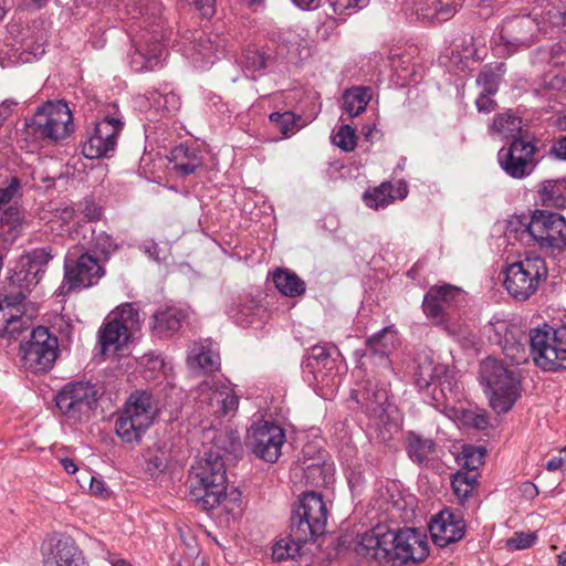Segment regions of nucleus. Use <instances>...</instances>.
I'll return each mask as SVG.
<instances>
[{
    "instance_id": "obj_51",
    "label": "nucleus",
    "mask_w": 566,
    "mask_h": 566,
    "mask_svg": "<svg viewBox=\"0 0 566 566\" xmlns=\"http://www.w3.org/2000/svg\"><path fill=\"white\" fill-rule=\"evenodd\" d=\"M395 67V73L397 74L398 80H401V82L397 81V86H405L407 83V80L410 75V67L409 63H406L405 61H401V59H395L391 56V70Z\"/></svg>"
},
{
    "instance_id": "obj_63",
    "label": "nucleus",
    "mask_w": 566,
    "mask_h": 566,
    "mask_svg": "<svg viewBox=\"0 0 566 566\" xmlns=\"http://www.w3.org/2000/svg\"><path fill=\"white\" fill-rule=\"evenodd\" d=\"M56 213L59 214V218L63 222H69L74 217V209L71 207H64V208L57 209Z\"/></svg>"
},
{
    "instance_id": "obj_52",
    "label": "nucleus",
    "mask_w": 566,
    "mask_h": 566,
    "mask_svg": "<svg viewBox=\"0 0 566 566\" xmlns=\"http://www.w3.org/2000/svg\"><path fill=\"white\" fill-rule=\"evenodd\" d=\"M197 48H198L199 54H201L202 57L207 62H211L212 63L211 57L213 55H216V53H217V51L219 49V44H216L210 38H207V39L200 38L198 43H197Z\"/></svg>"
},
{
    "instance_id": "obj_26",
    "label": "nucleus",
    "mask_w": 566,
    "mask_h": 566,
    "mask_svg": "<svg viewBox=\"0 0 566 566\" xmlns=\"http://www.w3.org/2000/svg\"><path fill=\"white\" fill-rule=\"evenodd\" d=\"M81 553L71 537H62L54 544L46 566H81Z\"/></svg>"
},
{
    "instance_id": "obj_35",
    "label": "nucleus",
    "mask_w": 566,
    "mask_h": 566,
    "mask_svg": "<svg viewBox=\"0 0 566 566\" xmlns=\"http://www.w3.org/2000/svg\"><path fill=\"white\" fill-rule=\"evenodd\" d=\"M491 132L504 138H517L522 129V119L511 113L499 114L491 126Z\"/></svg>"
},
{
    "instance_id": "obj_12",
    "label": "nucleus",
    "mask_w": 566,
    "mask_h": 566,
    "mask_svg": "<svg viewBox=\"0 0 566 566\" xmlns=\"http://www.w3.org/2000/svg\"><path fill=\"white\" fill-rule=\"evenodd\" d=\"M22 360L27 369L45 371L53 366L57 355V338L42 326L34 328L30 340L21 345Z\"/></svg>"
},
{
    "instance_id": "obj_28",
    "label": "nucleus",
    "mask_w": 566,
    "mask_h": 566,
    "mask_svg": "<svg viewBox=\"0 0 566 566\" xmlns=\"http://www.w3.org/2000/svg\"><path fill=\"white\" fill-rule=\"evenodd\" d=\"M51 259V253L45 249H36L22 255L19 263L22 271L25 272L24 280L29 283H39L44 273V266Z\"/></svg>"
},
{
    "instance_id": "obj_23",
    "label": "nucleus",
    "mask_w": 566,
    "mask_h": 566,
    "mask_svg": "<svg viewBox=\"0 0 566 566\" xmlns=\"http://www.w3.org/2000/svg\"><path fill=\"white\" fill-rule=\"evenodd\" d=\"M429 531L437 546L447 547L464 536L465 523L462 517L449 510H443L432 517Z\"/></svg>"
},
{
    "instance_id": "obj_10",
    "label": "nucleus",
    "mask_w": 566,
    "mask_h": 566,
    "mask_svg": "<svg viewBox=\"0 0 566 566\" xmlns=\"http://www.w3.org/2000/svg\"><path fill=\"white\" fill-rule=\"evenodd\" d=\"M19 188L20 181L15 177L6 187H0V247L3 249L20 237L25 224L24 212L12 202Z\"/></svg>"
},
{
    "instance_id": "obj_61",
    "label": "nucleus",
    "mask_w": 566,
    "mask_h": 566,
    "mask_svg": "<svg viewBox=\"0 0 566 566\" xmlns=\"http://www.w3.org/2000/svg\"><path fill=\"white\" fill-rule=\"evenodd\" d=\"M552 154H554L557 158L566 159V136L557 140L552 146Z\"/></svg>"
},
{
    "instance_id": "obj_13",
    "label": "nucleus",
    "mask_w": 566,
    "mask_h": 566,
    "mask_svg": "<svg viewBox=\"0 0 566 566\" xmlns=\"http://www.w3.org/2000/svg\"><path fill=\"white\" fill-rule=\"evenodd\" d=\"M428 555L429 543L424 532L405 527L395 533L391 539V566L418 564Z\"/></svg>"
},
{
    "instance_id": "obj_41",
    "label": "nucleus",
    "mask_w": 566,
    "mask_h": 566,
    "mask_svg": "<svg viewBox=\"0 0 566 566\" xmlns=\"http://www.w3.org/2000/svg\"><path fill=\"white\" fill-rule=\"evenodd\" d=\"M415 516V497L407 495L391 503V520L398 517L402 521L411 520Z\"/></svg>"
},
{
    "instance_id": "obj_49",
    "label": "nucleus",
    "mask_w": 566,
    "mask_h": 566,
    "mask_svg": "<svg viewBox=\"0 0 566 566\" xmlns=\"http://www.w3.org/2000/svg\"><path fill=\"white\" fill-rule=\"evenodd\" d=\"M476 82L482 86L481 92L488 94H495L497 92V76L492 71L481 72Z\"/></svg>"
},
{
    "instance_id": "obj_34",
    "label": "nucleus",
    "mask_w": 566,
    "mask_h": 566,
    "mask_svg": "<svg viewBox=\"0 0 566 566\" xmlns=\"http://www.w3.org/2000/svg\"><path fill=\"white\" fill-rule=\"evenodd\" d=\"M187 363L192 370L201 369L206 373L218 370L220 365L218 354L205 347H201L197 353L192 350Z\"/></svg>"
},
{
    "instance_id": "obj_29",
    "label": "nucleus",
    "mask_w": 566,
    "mask_h": 566,
    "mask_svg": "<svg viewBox=\"0 0 566 566\" xmlns=\"http://www.w3.org/2000/svg\"><path fill=\"white\" fill-rule=\"evenodd\" d=\"M163 52L164 46L160 42L147 43L134 53L130 65L136 72L151 71L159 63Z\"/></svg>"
},
{
    "instance_id": "obj_31",
    "label": "nucleus",
    "mask_w": 566,
    "mask_h": 566,
    "mask_svg": "<svg viewBox=\"0 0 566 566\" xmlns=\"http://www.w3.org/2000/svg\"><path fill=\"white\" fill-rule=\"evenodd\" d=\"M371 99V91L368 87L355 86L343 94V109L349 117L361 114Z\"/></svg>"
},
{
    "instance_id": "obj_27",
    "label": "nucleus",
    "mask_w": 566,
    "mask_h": 566,
    "mask_svg": "<svg viewBox=\"0 0 566 566\" xmlns=\"http://www.w3.org/2000/svg\"><path fill=\"white\" fill-rule=\"evenodd\" d=\"M182 319L184 315L178 308H159L153 315L150 328L157 336L168 337L180 328Z\"/></svg>"
},
{
    "instance_id": "obj_59",
    "label": "nucleus",
    "mask_w": 566,
    "mask_h": 566,
    "mask_svg": "<svg viewBox=\"0 0 566 566\" xmlns=\"http://www.w3.org/2000/svg\"><path fill=\"white\" fill-rule=\"evenodd\" d=\"M407 196H408V185L406 181L399 180L395 188L391 187V200L395 198L405 199Z\"/></svg>"
},
{
    "instance_id": "obj_20",
    "label": "nucleus",
    "mask_w": 566,
    "mask_h": 566,
    "mask_svg": "<svg viewBox=\"0 0 566 566\" xmlns=\"http://www.w3.org/2000/svg\"><path fill=\"white\" fill-rule=\"evenodd\" d=\"M388 533L389 525H376L370 531L357 537L354 551L359 556L375 562L379 566H387L389 563Z\"/></svg>"
},
{
    "instance_id": "obj_56",
    "label": "nucleus",
    "mask_w": 566,
    "mask_h": 566,
    "mask_svg": "<svg viewBox=\"0 0 566 566\" xmlns=\"http://www.w3.org/2000/svg\"><path fill=\"white\" fill-rule=\"evenodd\" d=\"M353 0H335L333 2L334 11L338 14H343L344 11L352 7ZM355 6L358 8H364L367 6L368 0H354Z\"/></svg>"
},
{
    "instance_id": "obj_37",
    "label": "nucleus",
    "mask_w": 566,
    "mask_h": 566,
    "mask_svg": "<svg viewBox=\"0 0 566 566\" xmlns=\"http://www.w3.org/2000/svg\"><path fill=\"white\" fill-rule=\"evenodd\" d=\"M389 200V182L384 181L379 186L368 188L363 195V201L368 208H385Z\"/></svg>"
},
{
    "instance_id": "obj_16",
    "label": "nucleus",
    "mask_w": 566,
    "mask_h": 566,
    "mask_svg": "<svg viewBox=\"0 0 566 566\" xmlns=\"http://www.w3.org/2000/svg\"><path fill=\"white\" fill-rule=\"evenodd\" d=\"M199 402L207 407V412L223 417L234 412L239 406V397L226 382L213 378L206 379L199 387Z\"/></svg>"
},
{
    "instance_id": "obj_25",
    "label": "nucleus",
    "mask_w": 566,
    "mask_h": 566,
    "mask_svg": "<svg viewBox=\"0 0 566 566\" xmlns=\"http://www.w3.org/2000/svg\"><path fill=\"white\" fill-rule=\"evenodd\" d=\"M406 451L412 462L427 465L437 455V443L431 438L408 431L406 433Z\"/></svg>"
},
{
    "instance_id": "obj_58",
    "label": "nucleus",
    "mask_w": 566,
    "mask_h": 566,
    "mask_svg": "<svg viewBox=\"0 0 566 566\" xmlns=\"http://www.w3.org/2000/svg\"><path fill=\"white\" fill-rule=\"evenodd\" d=\"M90 491L92 494L105 497L107 495V490L104 486V483L101 480L95 478H91Z\"/></svg>"
},
{
    "instance_id": "obj_8",
    "label": "nucleus",
    "mask_w": 566,
    "mask_h": 566,
    "mask_svg": "<svg viewBox=\"0 0 566 566\" xmlns=\"http://www.w3.org/2000/svg\"><path fill=\"white\" fill-rule=\"evenodd\" d=\"M71 111L65 103H48L34 114L29 129L39 139L57 142L71 134Z\"/></svg>"
},
{
    "instance_id": "obj_17",
    "label": "nucleus",
    "mask_w": 566,
    "mask_h": 566,
    "mask_svg": "<svg viewBox=\"0 0 566 566\" xmlns=\"http://www.w3.org/2000/svg\"><path fill=\"white\" fill-rule=\"evenodd\" d=\"M64 270V282L60 287V294H67L80 287H88L104 274L98 261L87 253H83L76 261L67 258Z\"/></svg>"
},
{
    "instance_id": "obj_43",
    "label": "nucleus",
    "mask_w": 566,
    "mask_h": 566,
    "mask_svg": "<svg viewBox=\"0 0 566 566\" xmlns=\"http://www.w3.org/2000/svg\"><path fill=\"white\" fill-rule=\"evenodd\" d=\"M92 245L95 252H99L106 256L118 248L116 241L104 231L93 232Z\"/></svg>"
},
{
    "instance_id": "obj_62",
    "label": "nucleus",
    "mask_w": 566,
    "mask_h": 566,
    "mask_svg": "<svg viewBox=\"0 0 566 566\" xmlns=\"http://www.w3.org/2000/svg\"><path fill=\"white\" fill-rule=\"evenodd\" d=\"M566 464V458L553 457L546 464L548 471H555Z\"/></svg>"
},
{
    "instance_id": "obj_33",
    "label": "nucleus",
    "mask_w": 566,
    "mask_h": 566,
    "mask_svg": "<svg viewBox=\"0 0 566 566\" xmlns=\"http://www.w3.org/2000/svg\"><path fill=\"white\" fill-rule=\"evenodd\" d=\"M273 281L277 290L286 296H298L305 291L304 282L295 273L287 270H276L273 274Z\"/></svg>"
},
{
    "instance_id": "obj_44",
    "label": "nucleus",
    "mask_w": 566,
    "mask_h": 566,
    "mask_svg": "<svg viewBox=\"0 0 566 566\" xmlns=\"http://www.w3.org/2000/svg\"><path fill=\"white\" fill-rule=\"evenodd\" d=\"M271 122L276 124L282 135L287 136L291 134L296 125V116L292 112L272 113L270 115Z\"/></svg>"
},
{
    "instance_id": "obj_57",
    "label": "nucleus",
    "mask_w": 566,
    "mask_h": 566,
    "mask_svg": "<svg viewBox=\"0 0 566 566\" xmlns=\"http://www.w3.org/2000/svg\"><path fill=\"white\" fill-rule=\"evenodd\" d=\"M189 2L205 17L211 15L214 11V0H189Z\"/></svg>"
},
{
    "instance_id": "obj_54",
    "label": "nucleus",
    "mask_w": 566,
    "mask_h": 566,
    "mask_svg": "<svg viewBox=\"0 0 566 566\" xmlns=\"http://www.w3.org/2000/svg\"><path fill=\"white\" fill-rule=\"evenodd\" d=\"M81 211L88 221H96L101 219L102 209L96 203L85 200L80 205Z\"/></svg>"
},
{
    "instance_id": "obj_39",
    "label": "nucleus",
    "mask_w": 566,
    "mask_h": 566,
    "mask_svg": "<svg viewBox=\"0 0 566 566\" xmlns=\"http://www.w3.org/2000/svg\"><path fill=\"white\" fill-rule=\"evenodd\" d=\"M538 195L545 206L560 207L565 202L562 195V185L556 181H544L539 187Z\"/></svg>"
},
{
    "instance_id": "obj_22",
    "label": "nucleus",
    "mask_w": 566,
    "mask_h": 566,
    "mask_svg": "<svg viewBox=\"0 0 566 566\" xmlns=\"http://www.w3.org/2000/svg\"><path fill=\"white\" fill-rule=\"evenodd\" d=\"M463 300L461 289L446 284L432 286L423 300V311L438 325L446 322L447 311Z\"/></svg>"
},
{
    "instance_id": "obj_40",
    "label": "nucleus",
    "mask_w": 566,
    "mask_h": 566,
    "mask_svg": "<svg viewBox=\"0 0 566 566\" xmlns=\"http://www.w3.org/2000/svg\"><path fill=\"white\" fill-rule=\"evenodd\" d=\"M431 2L434 21L439 22L447 21L453 17L462 4V0H431Z\"/></svg>"
},
{
    "instance_id": "obj_42",
    "label": "nucleus",
    "mask_w": 566,
    "mask_h": 566,
    "mask_svg": "<svg viewBox=\"0 0 566 566\" xmlns=\"http://www.w3.org/2000/svg\"><path fill=\"white\" fill-rule=\"evenodd\" d=\"M333 143L344 151H352L357 144L356 130L349 125H342L333 136Z\"/></svg>"
},
{
    "instance_id": "obj_64",
    "label": "nucleus",
    "mask_w": 566,
    "mask_h": 566,
    "mask_svg": "<svg viewBox=\"0 0 566 566\" xmlns=\"http://www.w3.org/2000/svg\"><path fill=\"white\" fill-rule=\"evenodd\" d=\"M297 7L303 10H311L318 7L321 0H292Z\"/></svg>"
},
{
    "instance_id": "obj_18",
    "label": "nucleus",
    "mask_w": 566,
    "mask_h": 566,
    "mask_svg": "<svg viewBox=\"0 0 566 566\" xmlns=\"http://www.w3.org/2000/svg\"><path fill=\"white\" fill-rule=\"evenodd\" d=\"M97 392L90 382H75L64 387L56 396L57 408L70 418L87 415L96 403Z\"/></svg>"
},
{
    "instance_id": "obj_46",
    "label": "nucleus",
    "mask_w": 566,
    "mask_h": 566,
    "mask_svg": "<svg viewBox=\"0 0 566 566\" xmlns=\"http://www.w3.org/2000/svg\"><path fill=\"white\" fill-rule=\"evenodd\" d=\"M503 353L505 357L512 361V364L518 365L526 361L527 359L525 348L520 342L510 344L509 340L505 339L503 345Z\"/></svg>"
},
{
    "instance_id": "obj_11",
    "label": "nucleus",
    "mask_w": 566,
    "mask_h": 566,
    "mask_svg": "<svg viewBox=\"0 0 566 566\" xmlns=\"http://www.w3.org/2000/svg\"><path fill=\"white\" fill-rule=\"evenodd\" d=\"M285 442L284 430L270 421L253 423L247 433L245 443L252 453L269 463H274L281 455Z\"/></svg>"
},
{
    "instance_id": "obj_55",
    "label": "nucleus",
    "mask_w": 566,
    "mask_h": 566,
    "mask_svg": "<svg viewBox=\"0 0 566 566\" xmlns=\"http://www.w3.org/2000/svg\"><path fill=\"white\" fill-rule=\"evenodd\" d=\"M493 94L481 92L475 101L479 112L490 113L495 109L496 103L491 98Z\"/></svg>"
},
{
    "instance_id": "obj_2",
    "label": "nucleus",
    "mask_w": 566,
    "mask_h": 566,
    "mask_svg": "<svg viewBox=\"0 0 566 566\" xmlns=\"http://www.w3.org/2000/svg\"><path fill=\"white\" fill-rule=\"evenodd\" d=\"M516 233V238L536 243L541 249L562 250L566 248V220L556 212L536 210L527 223L512 220L507 233Z\"/></svg>"
},
{
    "instance_id": "obj_9",
    "label": "nucleus",
    "mask_w": 566,
    "mask_h": 566,
    "mask_svg": "<svg viewBox=\"0 0 566 566\" xmlns=\"http://www.w3.org/2000/svg\"><path fill=\"white\" fill-rule=\"evenodd\" d=\"M140 317L132 304H124L113 311L99 329V343L103 352L123 348L133 331L139 329Z\"/></svg>"
},
{
    "instance_id": "obj_21",
    "label": "nucleus",
    "mask_w": 566,
    "mask_h": 566,
    "mask_svg": "<svg viewBox=\"0 0 566 566\" xmlns=\"http://www.w3.org/2000/svg\"><path fill=\"white\" fill-rule=\"evenodd\" d=\"M123 123L115 118H105L96 124L94 133L83 145L87 158H101L115 149Z\"/></svg>"
},
{
    "instance_id": "obj_19",
    "label": "nucleus",
    "mask_w": 566,
    "mask_h": 566,
    "mask_svg": "<svg viewBox=\"0 0 566 566\" xmlns=\"http://www.w3.org/2000/svg\"><path fill=\"white\" fill-rule=\"evenodd\" d=\"M24 297L21 291H17L0 298V337L15 338L29 327V317L21 308Z\"/></svg>"
},
{
    "instance_id": "obj_7",
    "label": "nucleus",
    "mask_w": 566,
    "mask_h": 566,
    "mask_svg": "<svg viewBox=\"0 0 566 566\" xmlns=\"http://www.w3.org/2000/svg\"><path fill=\"white\" fill-rule=\"evenodd\" d=\"M326 523L327 507L323 497L315 492H307L292 515L290 527L294 531L297 539H314L325 532Z\"/></svg>"
},
{
    "instance_id": "obj_32",
    "label": "nucleus",
    "mask_w": 566,
    "mask_h": 566,
    "mask_svg": "<svg viewBox=\"0 0 566 566\" xmlns=\"http://www.w3.org/2000/svg\"><path fill=\"white\" fill-rule=\"evenodd\" d=\"M170 159L175 164V169L185 176L195 172L202 164L196 150L184 145H179L171 150Z\"/></svg>"
},
{
    "instance_id": "obj_24",
    "label": "nucleus",
    "mask_w": 566,
    "mask_h": 566,
    "mask_svg": "<svg viewBox=\"0 0 566 566\" xmlns=\"http://www.w3.org/2000/svg\"><path fill=\"white\" fill-rule=\"evenodd\" d=\"M448 365L437 363L432 355L421 354L417 358L415 382L419 389H427L429 386L439 384L441 392L448 388L451 391L452 377Z\"/></svg>"
},
{
    "instance_id": "obj_36",
    "label": "nucleus",
    "mask_w": 566,
    "mask_h": 566,
    "mask_svg": "<svg viewBox=\"0 0 566 566\" xmlns=\"http://www.w3.org/2000/svg\"><path fill=\"white\" fill-rule=\"evenodd\" d=\"M400 6L407 15L434 21L431 0H401Z\"/></svg>"
},
{
    "instance_id": "obj_3",
    "label": "nucleus",
    "mask_w": 566,
    "mask_h": 566,
    "mask_svg": "<svg viewBox=\"0 0 566 566\" xmlns=\"http://www.w3.org/2000/svg\"><path fill=\"white\" fill-rule=\"evenodd\" d=\"M480 380L485 386L490 406L496 413L507 412L520 397V378L515 369L488 357L480 365Z\"/></svg>"
},
{
    "instance_id": "obj_50",
    "label": "nucleus",
    "mask_w": 566,
    "mask_h": 566,
    "mask_svg": "<svg viewBox=\"0 0 566 566\" xmlns=\"http://www.w3.org/2000/svg\"><path fill=\"white\" fill-rule=\"evenodd\" d=\"M461 474H454L451 481L452 490L460 501H464L473 492L472 486L463 482Z\"/></svg>"
},
{
    "instance_id": "obj_45",
    "label": "nucleus",
    "mask_w": 566,
    "mask_h": 566,
    "mask_svg": "<svg viewBox=\"0 0 566 566\" xmlns=\"http://www.w3.org/2000/svg\"><path fill=\"white\" fill-rule=\"evenodd\" d=\"M166 468V458L161 450H148L146 453V471L155 475Z\"/></svg>"
},
{
    "instance_id": "obj_15",
    "label": "nucleus",
    "mask_w": 566,
    "mask_h": 566,
    "mask_svg": "<svg viewBox=\"0 0 566 566\" xmlns=\"http://www.w3.org/2000/svg\"><path fill=\"white\" fill-rule=\"evenodd\" d=\"M537 29V23L530 15L511 17L499 27L494 40L509 52H515L534 43Z\"/></svg>"
},
{
    "instance_id": "obj_5",
    "label": "nucleus",
    "mask_w": 566,
    "mask_h": 566,
    "mask_svg": "<svg viewBox=\"0 0 566 566\" xmlns=\"http://www.w3.org/2000/svg\"><path fill=\"white\" fill-rule=\"evenodd\" d=\"M533 360L544 370L566 369V324L554 328L547 324L531 329Z\"/></svg>"
},
{
    "instance_id": "obj_30",
    "label": "nucleus",
    "mask_w": 566,
    "mask_h": 566,
    "mask_svg": "<svg viewBox=\"0 0 566 566\" xmlns=\"http://www.w3.org/2000/svg\"><path fill=\"white\" fill-rule=\"evenodd\" d=\"M313 541L312 538L297 539L294 531L290 527V535L279 539L272 551L275 560L294 559L304 554V546Z\"/></svg>"
},
{
    "instance_id": "obj_4",
    "label": "nucleus",
    "mask_w": 566,
    "mask_h": 566,
    "mask_svg": "<svg viewBox=\"0 0 566 566\" xmlns=\"http://www.w3.org/2000/svg\"><path fill=\"white\" fill-rule=\"evenodd\" d=\"M158 411V402L151 394L144 390L134 391L116 419L117 437L127 443L139 442Z\"/></svg>"
},
{
    "instance_id": "obj_6",
    "label": "nucleus",
    "mask_w": 566,
    "mask_h": 566,
    "mask_svg": "<svg viewBox=\"0 0 566 566\" xmlns=\"http://www.w3.org/2000/svg\"><path fill=\"white\" fill-rule=\"evenodd\" d=\"M504 286L507 293L518 300H528L539 284L546 280L548 270L543 258L527 255L526 258L506 266Z\"/></svg>"
},
{
    "instance_id": "obj_1",
    "label": "nucleus",
    "mask_w": 566,
    "mask_h": 566,
    "mask_svg": "<svg viewBox=\"0 0 566 566\" xmlns=\"http://www.w3.org/2000/svg\"><path fill=\"white\" fill-rule=\"evenodd\" d=\"M191 501L205 511H211L227 499L228 485L226 464L217 452H208L192 465L188 475Z\"/></svg>"
},
{
    "instance_id": "obj_60",
    "label": "nucleus",
    "mask_w": 566,
    "mask_h": 566,
    "mask_svg": "<svg viewBox=\"0 0 566 566\" xmlns=\"http://www.w3.org/2000/svg\"><path fill=\"white\" fill-rule=\"evenodd\" d=\"M455 474H461L463 482H467L472 489H475V485L478 483V472L465 470L462 468V470L458 471Z\"/></svg>"
},
{
    "instance_id": "obj_53",
    "label": "nucleus",
    "mask_w": 566,
    "mask_h": 566,
    "mask_svg": "<svg viewBox=\"0 0 566 566\" xmlns=\"http://www.w3.org/2000/svg\"><path fill=\"white\" fill-rule=\"evenodd\" d=\"M463 420L467 424H470L479 430H483L489 427V420H488V417L485 413H476L474 411H465L463 413Z\"/></svg>"
},
{
    "instance_id": "obj_47",
    "label": "nucleus",
    "mask_w": 566,
    "mask_h": 566,
    "mask_svg": "<svg viewBox=\"0 0 566 566\" xmlns=\"http://www.w3.org/2000/svg\"><path fill=\"white\" fill-rule=\"evenodd\" d=\"M243 63L247 69L256 71L266 66L268 57L263 52L256 49H250L244 53Z\"/></svg>"
},
{
    "instance_id": "obj_14",
    "label": "nucleus",
    "mask_w": 566,
    "mask_h": 566,
    "mask_svg": "<svg viewBox=\"0 0 566 566\" xmlns=\"http://www.w3.org/2000/svg\"><path fill=\"white\" fill-rule=\"evenodd\" d=\"M535 143L522 137L514 138L509 147L497 154L501 168L512 178L522 179L531 175L535 168Z\"/></svg>"
},
{
    "instance_id": "obj_48",
    "label": "nucleus",
    "mask_w": 566,
    "mask_h": 566,
    "mask_svg": "<svg viewBox=\"0 0 566 566\" xmlns=\"http://www.w3.org/2000/svg\"><path fill=\"white\" fill-rule=\"evenodd\" d=\"M535 536L527 533H515L506 541V547L512 551L528 548L533 545Z\"/></svg>"
},
{
    "instance_id": "obj_38",
    "label": "nucleus",
    "mask_w": 566,
    "mask_h": 566,
    "mask_svg": "<svg viewBox=\"0 0 566 566\" xmlns=\"http://www.w3.org/2000/svg\"><path fill=\"white\" fill-rule=\"evenodd\" d=\"M485 455V449L476 446H464L462 448L461 455L458 458L459 463L465 470L478 471L483 464Z\"/></svg>"
}]
</instances>
